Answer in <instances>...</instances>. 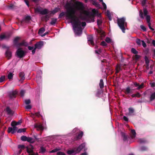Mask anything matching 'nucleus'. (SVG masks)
I'll return each instance as SVG.
<instances>
[{
    "instance_id": "7c9ffc66",
    "label": "nucleus",
    "mask_w": 155,
    "mask_h": 155,
    "mask_svg": "<svg viewBox=\"0 0 155 155\" xmlns=\"http://www.w3.org/2000/svg\"><path fill=\"white\" fill-rule=\"evenodd\" d=\"M25 146L23 145H19L18 146V147L19 149H23L24 148ZM21 150H20L19 151V153H21Z\"/></svg>"
},
{
    "instance_id": "ddd939ff",
    "label": "nucleus",
    "mask_w": 155,
    "mask_h": 155,
    "mask_svg": "<svg viewBox=\"0 0 155 155\" xmlns=\"http://www.w3.org/2000/svg\"><path fill=\"white\" fill-rule=\"evenodd\" d=\"M45 31V29L44 28H41L39 29L38 31V34L41 36H44L46 35V33H45L43 34L42 33Z\"/></svg>"
},
{
    "instance_id": "f704fd0d",
    "label": "nucleus",
    "mask_w": 155,
    "mask_h": 155,
    "mask_svg": "<svg viewBox=\"0 0 155 155\" xmlns=\"http://www.w3.org/2000/svg\"><path fill=\"white\" fill-rule=\"evenodd\" d=\"M93 4L97 7H99L100 6V5L96 1H94Z\"/></svg>"
},
{
    "instance_id": "8fccbe9b",
    "label": "nucleus",
    "mask_w": 155,
    "mask_h": 155,
    "mask_svg": "<svg viewBox=\"0 0 155 155\" xmlns=\"http://www.w3.org/2000/svg\"><path fill=\"white\" fill-rule=\"evenodd\" d=\"M141 28L144 31H145L146 30V28L143 25H141L140 26Z\"/></svg>"
},
{
    "instance_id": "5701e85b",
    "label": "nucleus",
    "mask_w": 155,
    "mask_h": 155,
    "mask_svg": "<svg viewBox=\"0 0 155 155\" xmlns=\"http://www.w3.org/2000/svg\"><path fill=\"white\" fill-rule=\"evenodd\" d=\"M83 135V133L82 132H81V133L78 134V136L75 138V140H77L78 139H80L82 136Z\"/></svg>"
},
{
    "instance_id": "cd10ccee",
    "label": "nucleus",
    "mask_w": 155,
    "mask_h": 155,
    "mask_svg": "<svg viewBox=\"0 0 155 155\" xmlns=\"http://www.w3.org/2000/svg\"><path fill=\"white\" fill-rule=\"evenodd\" d=\"M99 85L101 88H102L104 87V82L102 79H101L99 83Z\"/></svg>"
},
{
    "instance_id": "09e8293b",
    "label": "nucleus",
    "mask_w": 155,
    "mask_h": 155,
    "mask_svg": "<svg viewBox=\"0 0 155 155\" xmlns=\"http://www.w3.org/2000/svg\"><path fill=\"white\" fill-rule=\"evenodd\" d=\"M31 19V18L30 16H27L25 18V21L26 22H27V21H28L29 20H30Z\"/></svg>"
},
{
    "instance_id": "4c0bfd02",
    "label": "nucleus",
    "mask_w": 155,
    "mask_h": 155,
    "mask_svg": "<svg viewBox=\"0 0 155 155\" xmlns=\"http://www.w3.org/2000/svg\"><path fill=\"white\" fill-rule=\"evenodd\" d=\"M57 21V20L56 19H53L52 20L51 22H50V24L51 25H53L55 24Z\"/></svg>"
},
{
    "instance_id": "20e7f679",
    "label": "nucleus",
    "mask_w": 155,
    "mask_h": 155,
    "mask_svg": "<svg viewBox=\"0 0 155 155\" xmlns=\"http://www.w3.org/2000/svg\"><path fill=\"white\" fill-rule=\"evenodd\" d=\"M144 15L146 17V18L147 21V23L148 24V26L150 29L152 31H153L154 29L151 28L150 26L151 23H150V17L149 15H147L148 11L145 8L143 9Z\"/></svg>"
},
{
    "instance_id": "9d476101",
    "label": "nucleus",
    "mask_w": 155,
    "mask_h": 155,
    "mask_svg": "<svg viewBox=\"0 0 155 155\" xmlns=\"http://www.w3.org/2000/svg\"><path fill=\"white\" fill-rule=\"evenodd\" d=\"M97 31L99 34L100 36V39L102 40L105 37V34L104 32L101 30H97Z\"/></svg>"
},
{
    "instance_id": "6e6d98bb",
    "label": "nucleus",
    "mask_w": 155,
    "mask_h": 155,
    "mask_svg": "<svg viewBox=\"0 0 155 155\" xmlns=\"http://www.w3.org/2000/svg\"><path fill=\"white\" fill-rule=\"evenodd\" d=\"M101 45L103 46H106L107 44L104 41H102L101 43Z\"/></svg>"
},
{
    "instance_id": "7ed1b4c3",
    "label": "nucleus",
    "mask_w": 155,
    "mask_h": 155,
    "mask_svg": "<svg viewBox=\"0 0 155 155\" xmlns=\"http://www.w3.org/2000/svg\"><path fill=\"white\" fill-rule=\"evenodd\" d=\"M85 146V143H83L77 149L74 148V149L68 150L67 151V153L68 154H75L79 152L81 150L84 148V150H86L87 149L84 148Z\"/></svg>"
},
{
    "instance_id": "0eeeda50",
    "label": "nucleus",
    "mask_w": 155,
    "mask_h": 155,
    "mask_svg": "<svg viewBox=\"0 0 155 155\" xmlns=\"http://www.w3.org/2000/svg\"><path fill=\"white\" fill-rule=\"evenodd\" d=\"M16 54L20 58H22L25 55V52L21 48L17 50Z\"/></svg>"
},
{
    "instance_id": "a18cd8bd",
    "label": "nucleus",
    "mask_w": 155,
    "mask_h": 155,
    "mask_svg": "<svg viewBox=\"0 0 155 155\" xmlns=\"http://www.w3.org/2000/svg\"><path fill=\"white\" fill-rule=\"evenodd\" d=\"M136 42L138 45H141V41L140 39H137Z\"/></svg>"
},
{
    "instance_id": "13d9d810",
    "label": "nucleus",
    "mask_w": 155,
    "mask_h": 155,
    "mask_svg": "<svg viewBox=\"0 0 155 155\" xmlns=\"http://www.w3.org/2000/svg\"><path fill=\"white\" fill-rule=\"evenodd\" d=\"M25 93V91L24 90L21 91L20 93V94L22 96H23Z\"/></svg>"
},
{
    "instance_id": "9b49d317",
    "label": "nucleus",
    "mask_w": 155,
    "mask_h": 155,
    "mask_svg": "<svg viewBox=\"0 0 155 155\" xmlns=\"http://www.w3.org/2000/svg\"><path fill=\"white\" fill-rule=\"evenodd\" d=\"M43 42L42 41L36 44L35 45V49L37 48L40 49L43 46Z\"/></svg>"
},
{
    "instance_id": "69168bd1",
    "label": "nucleus",
    "mask_w": 155,
    "mask_h": 155,
    "mask_svg": "<svg viewBox=\"0 0 155 155\" xmlns=\"http://www.w3.org/2000/svg\"><path fill=\"white\" fill-rule=\"evenodd\" d=\"M28 48L29 50H32L33 49L34 47L33 46L31 47V46H29L28 47Z\"/></svg>"
},
{
    "instance_id": "393cba45",
    "label": "nucleus",
    "mask_w": 155,
    "mask_h": 155,
    "mask_svg": "<svg viewBox=\"0 0 155 155\" xmlns=\"http://www.w3.org/2000/svg\"><path fill=\"white\" fill-rule=\"evenodd\" d=\"M155 98V92L152 93L150 95V101H152Z\"/></svg>"
},
{
    "instance_id": "423d86ee",
    "label": "nucleus",
    "mask_w": 155,
    "mask_h": 155,
    "mask_svg": "<svg viewBox=\"0 0 155 155\" xmlns=\"http://www.w3.org/2000/svg\"><path fill=\"white\" fill-rule=\"evenodd\" d=\"M35 12H38L42 15H45L48 12V10L46 9H42L41 8L38 7L35 9Z\"/></svg>"
},
{
    "instance_id": "774afa93",
    "label": "nucleus",
    "mask_w": 155,
    "mask_h": 155,
    "mask_svg": "<svg viewBox=\"0 0 155 155\" xmlns=\"http://www.w3.org/2000/svg\"><path fill=\"white\" fill-rule=\"evenodd\" d=\"M36 49H35V48H34V49L32 51V54H35V50Z\"/></svg>"
},
{
    "instance_id": "2f4dec72",
    "label": "nucleus",
    "mask_w": 155,
    "mask_h": 155,
    "mask_svg": "<svg viewBox=\"0 0 155 155\" xmlns=\"http://www.w3.org/2000/svg\"><path fill=\"white\" fill-rule=\"evenodd\" d=\"M13 77V74L12 73H9L8 75V78L10 80L11 79H12Z\"/></svg>"
},
{
    "instance_id": "f8f14e48",
    "label": "nucleus",
    "mask_w": 155,
    "mask_h": 155,
    "mask_svg": "<svg viewBox=\"0 0 155 155\" xmlns=\"http://www.w3.org/2000/svg\"><path fill=\"white\" fill-rule=\"evenodd\" d=\"M5 111L9 115H12L13 114V111L8 107H7L5 110Z\"/></svg>"
},
{
    "instance_id": "dca6fc26",
    "label": "nucleus",
    "mask_w": 155,
    "mask_h": 155,
    "mask_svg": "<svg viewBox=\"0 0 155 155\" xmlns=\"http://www.w3.org/2000/svg\"><path fill=\"white\" fill-rule=\"evenodd\" d=\"M5 55L8 59H10L12 56L11 52L8 50H7L5 52Z\"/></svg>"
},
{
    "instance_id": "c85d7f7f",
    "label": "nucleus",
    "mask_w": 155,
    "mask_h": 155,
    "mask_svg": "<svg viewBox=\"0 0 155 155\" xmlns=\"http://www.w3.org/2000/svg\"><path fill=\"white\" fill-rule=\"evenodd\" d=\"M106 15L108 16L109 20H111L112 19V18L111 16V13L108 11H107L106 12Z\"/></svg>"
},
{
    "instance_id": "680f3d73",
    "label": "nucleus",
    "mask_w": 155,
    "mask_h": 155,
    "mask_svg": "<svg viewBox=\"0 0 155 155\" xmlns=\"http://www.w3.org/2000/svg\"><path fill=\"white\" fill-rule=\"evenodd\" d=\"M95 52L96 53H97V54H99L100 53H101V51L100 49H99L98 50V51L97 50H95Z\"/></svg>"
},
{
    "instance_id": "6e6552de",
    "label": "nucleus",
    "mask_w": 155,
    "mask_h": 155,
    "mask_svg": "<svg viewBox=\"0 0 155 155\" xmlns=\"http://www.w3.org/2000/svg\"><path fill=\"white\" fill-rule=\"evenodd\" d=\"M12 126V127H9L8 128V131L9 133L11 132L12 134H13L17 131L18 128L16 126Z\"/></svg>"
},
{
    "instance_id": "a19ab883",
    "label": "nucleus",
    "mask_w": 155,
    "mask_h": 155,
    "mask_svg": "<svg viewBox=\"0 0 155 155\" xmlns=\"http://www.w3.org/2000/svg\"><path fill=\"white\" fill-rule=\"evenodd\" d=\"M105 41L106 42H107L108 43H110L111 42V39L110 38L108 37L107 38H106Z\"/></svg>"
},
{
    "instance_id": "de8ad7c7",
    "label": "nucleus",
    "mask_w": 155,
    "mask_h": 155,
    "mask_svg": "<svg viewBox=\"0 0 155 155\" xmlns=\"http://www.w3.org/2000/svg\"><path fill=\"white\" fill-rule=\"evenodd\" d=\"M141 44L143 47L144 48L146 47L147 46L146 43L143 41H141Z\"/></svg>"
},
{
    "instance_id": "58836bf2",
    "label": "nucleus",
    "mask_w": 155,
    "mask_h": 155,
    "mask_svg": "<svg viewBox=\"0 0 155 155\" xmlns=\"http://www.w3.org/2000/svg\"><path fill=\"white\" fill-rule=\"evenodd\" d=\"M139 16L140 17L142 18H143V13L142 11V10H140L139 11Z\"/></svg>"
},
{
    "instance_id": "49530a36",
    "label": "nucleus",
    "mask_w": 155,
    "mask_h": 155,
    "mask_svg": "<svg viewBox=\"0 0 155 155\" xmlns=\"http://www.w3.org/2000/svg\"><path fill=\"white\" fill-rule=\"evenodd\" d=\"M25 103L26 104H28L30 103V100L29 99L26 100L25 101Z\"/></svg>"
},
{
    "instance_id": "603ef678",
    "label": "nucleus",
    "mask_w": 155,
    "mask_h": 155,
    "mask_svg": "<svg viewBox=\"0 0 155 155\" xmlns=\"http://www.w3.org/2000/svg\"><path fill=\"white\" fill-rule=\"evenodd\" d=\"M57 155H65L64 153L61 152H58L57 153Z\"/></svg>"
},
{
    "instance_id": "a878e982",
    "label": "nucleus",
    "mask_w": 155,
    "mask_h": 155,
    "mask_svg": "<svg viewBox=\"0 0 155 155\" xmlns=\"http://www.w3.org/2000/svg\"><path fill=\"white\" fill-rule=\"evenodd\" d=\"M129 113L128 114L129 115H130L134 113V110L132 108H130L129 109Z\"/></svg>"
},
{
    "instance_id": "1a4fd4ad",
    "label": "nucleus",
    "mask_w": 155,
    "mask_h": 155,
    "mask_svg": "<svg viewBox=\"0 0 155 155\" xmlns=\"http://www.w3.org/2000/svg\"><path fill=\"white\" fill-rule=\"evenodd\" d=\"M35 127L37 128L38 130H42L45 128V126H43L41 124H36L35 125Z\"/></svg>"
},
{
    "instance_id": "c756f323",
    "label": "nucleus",
    "mask_w": 155,
    "mask_h": 155,
    "mask_svg": "<svg viewBox=\"0 0 155 155\" xmlns=\"http://www.w3.org/2000/svg\"><path fill=\"white\" fill-rule=\"evenodd\" d=\"M100 2H102V5L104 9V10H106L107 8L106 5L103 2V0H98Z\"/></svg>"
},
{
    "instance_id": "473e14b6",
    "label": "nucleus",
    "mask_w": 155,
    "mask_h": 155,
    "mask_svg": "<svg viewBox=\"0 0 155 155\" xmlns=\"http://www.w3.org/2000/svg\"><path fill=\"white\" fill-rule=\"evenodd\" d=\"M26 130V129L21 128L18 129L17 130V132L18 133H21L22 132H25Z\"/></svg>"
},
{
    "instance_id": "6ab92c4d",
    "label": "nucleus",
    "mask_w": 155,
    "mask_h": 155,
    "mask_svg": "<svg viewBox=\"0 0 155 155\" xmlns=\"http://www.w3.org/2000/svg\"><path fill=\"white\" fill-rule=\"evenodd\" d=\"M35 141V139L31 137H28L27 141L31 143H33Z\"/></svg>"
},
{
    "instance_id": "e2e57ef3",
    "label": "nucleus",
    "mask_w": 155,
    "mask_h": 155,
    "mask_svg": "<svg viewBox=\"0 0 155 155\" xmlns=\"http://www.w3.org/2000/svg\"><path fill=\"white\" fill-rule=\"evenodd\" d=\"M136 97H139L140 96V95L139 93H138L135 94Z\"/></svg>"
},
{
    "instance_id": "79ce46f5",
    "label": "nucleus",
    "mask_w": 155,
    "mask_h": 155,
    "mask_svg": "<svg viewBox=\"0 0 155 155\" xmlns=\"http://www.w3.org/2000/svg\"><path fill=\"white\" fill-rule=\"evenodd\" d=\"M5 79V77L4 76H2L0 78V82H2Z\"/></svg>"
},
{
    "instance_id": "bb28decb",
    "label": "nucleus",
    "mask_w": 155,
    "mask_h": 155,
    "mask_svg": "<svg viewBox=\"0 0 155 155\" xmlns=\"http://www.w3.org/2000/svg\"><path fill=\"white\" fill-rule=\"evenodd\" d=\"M27 138L28 137L25 136H22L21 137V140L23 141H27Z\"/></svg>"
},
{
    "instance_id": "39448f33",
    "label": "nucleus",
    "mask_w": 155,
    "mask_h": 155,
    "mask_svg": "<svg viewBox=\"0 0 155 155\" xmlns=\"http://www.w3.org/2000/svg\"><path fill=\"white\" fill-rule=\"evenodd\" d=\"M34 147L31 145L28 146L27 147V151L29 155H38L37 153H35L33 152Z\"/></svg>"
},
{
    "instance_id": "3c124183",
    "label": "nucleus",
    "mask_w": 155,
    "mask_h": 155,
    "mask_svg": "<svg viewBox=\"0 0 155 155\" xmlns=\"http://www.w3.org/2000/svg\"><path fill=\"white\" fill-rule=\"evenodd\" d=\"M19 38H20L18 37H17L15 38L14 39V42L15 43H16L19 40Z\"/></svg>"
},
{
    "instance_id": "4be33fe9",
    "label": "nucleus",
    "mask_w": 155,
    "mask_h": 155,
    "mask_svg": "<svg viewBox=\"0 0 155 155\" xmlns=\"http://www.w3.org/2000/svg\"><path fill=\"white\" fill-rule=\"evenodd\" d=\"M19 77L21 80H24L25 78L24 73L23 72H21L19 74Z\"/></svg>"
},
{
    "instance_id": "4d7b16f0",
    "label": "nucleus",
    "mask_w": 155,
    "mask_h": 155,
    "mask_svg": "<svg viewBox=\"0 0 155 155\" xmlns=\"http://www.w3.org/2000/svg\"><path fill=\"white\" fill-rule=\"evenodd\" d=\"M58 151V150L57 149H54L52 150L51 151H50V153H53L54 152H56Z\"/></svg>"
},
{
    "instance_id": "338daca9",
    "label": "nucleus",
    "mask_w": 155,
    "mask_h": 155,
    "mask_svg": "<svg viewBox=\"0 0 155 155\" xmlns=\"http://www.w3.org/2000/svg\"><path fill=\"white\" fill-rule=\"evenodd\" d=\"M25 3L28 6H29V4H28V1H27V0H25Z\"/></svg>"
},
{
    "instance_id": "37998d69",
    "label": "nucleus",
    "mask_w": 155,
    "mask_h": 155,
    "mask_svg": "<svg viewBox=\"0 0 155 155\" xmlns=\"http://www.w3.org/2000/svg\"><path fill=\"white\" fill-rule=\"evenodd\" d=\"M134 58L136 60H137L140 57V56L139 55L136 54L134 56Z\"/></svg>"
},
{
    "instance_id": "c03bdc74",
    "label": "nucleus",
    "mask_w": 155,
    "mask_h": 155,
    "mask_svg": "<svg viewBox=\"0 0 155 155\" xmlns=\"http://www.w3.org/2000/svg\"><path fill=\"white\" fill-rule=\"evenodd\" d=\"M59 10V9L57 8H55V9L53 10L52 12L53 14H54L55 13L57 12H58Z\"/></svg>"
},
{
    "instance_id": "aec40b11",
    "label": "nucleus",
    "mask_w": 155,
    "mask_h": 155,
    "mask_svg": "<svg viewBox=\"0 0 155 155\" xmlns=\"http://www.w3.org/2000/svg\"><path fill=\"white\" fill-rule=\"evenodd\" d=\"M131 137L132 138H133L135 137L136 132L134 130H131Z\"/></svg>"
},
{
    "instance_id": "0e129e2a",
    "label": "nucleus",
    "mask_w": 155,
    "mask_h": 155,
    "mask_svg": "<svg viewBox=\"0 0 155 155\" xmlns=\"http://www.w3.org/2000/svg\"><path fill=\"white\" fill-rule=\"evenodd\" d=\"M123 119L125 121H128V119L127 118L126 116L124 117Z\"/></svg>"
},
{
    "instance_id": "2eb2a0df",
    "label": "nucleus",
    "mask_w": 155,
    "mask_h": 155,
    "mask_svg": "<svg viewBox=\"0 0 155 155\" xmlns=\"http://www.w3.org/2000/svg\"><path fill=\"white\" fill-rule=\"evenodd\" d=\"M98 18L97 19V25L99 27L100 25H101L102 24V21L101 18V15L100 14H99L98 15Z\"/></svg>"
},
{
    "instance_id": "052dcab7",
    "label": "nucleus",
    "mask_w": 155,
    "mask_h": 155,
    "mask_svg": "<svg viewBox=\"0 0 155 155\" xmlns=\"http://www.w3.org/2000/svg\"><path fill=\"white\" fill-rule=\"evenodd\" d=\"M151 86L152 87H154L155 86V83L154 82H151L150 83Z\"/></svg>"
},
{
    "instance_id": "864d4df0",
    "label": "nucleus",
    "mask_w": 155,
    "mask_h": 155,
    "mask_svg": "<svg viewBox=\"0 0 155 155\" xmlns=\"http://www.w3.org/2000/svg\"><path fill=\"white\" fill-rule=\"evenodd\" d=\"M25 108L26 109H30L31 108V106L30 105H27L25 107Z\"/></svg>"
},
{
    "instance_id": "5fc2aeb1",
    "label": "nucleus",
    "mask_w": 155,
    "mask_h": 155,
    "mask_svg": "<svg viewBox=\"0 0 155 155\" xmlns=\"http://www.w3.org/2000/svg\"><path fill=\"white\" fill-rule=\"evenodd\" d=\"M143 87V84L142 83L140 85H139V86L138 87V89H140L141 88H142Z\"/></svg>"
},
{
    "instance_id": "4468645a",
    "label": "nucleus",
    "mask_w": 155,
    "mask_h": 155,
    "mask_svg": "<svg viewBox=\"0 0 155 155\" xmlns=\"http://www.w3.org/2000/svg\"><path fill=\"white\" fill-rule=\"evenodd\" d=\"M88 41L89 44L92 45H94V42L93 41V38L92 36H89L88 37Z\"/></svg>"
},
{
    "instance_id": "bf43d9fd",
    "label": "nucleus",
    "mask_w": 155,
    "mask_h": 155,
    "mask_svg": "<svg viewBox=\"0 0 155 155\" xmlns=\"http://www.w3.org/2000/svg\"><path fill=\"white\" fill-rule=\"evenodd\" d=\"M147 0H143L142 2V5L143 6L144 5L146 2Z\"/></svg>"
},
{
    "instance_id": "f03ea898",
    "label": "nucleus",
    "mask_w": 155,
    "mask_h": 155,
    "mask_svg": "<svg viewBox=\"0 0 155 155\" xmlns=\"http://www.w3.org/2000/svg\"><path fill=\"white\" fill-rule=\"evenodd\" d=\"M117 23L118 26L121 29L123 33H125V27L127 26V23L125 22V18H118Z\"/></svg>"
},
{
    "instance_id": "ea45409f",
    "label": "nucleus",
    "mask_w": 155,
    "mask_h": 155,
    "mask_svg": "<svg viewBox=\"0 0 155 155\" xmlns=\"http://www.w3.org/2000/svg\"><path fill=\"white\" fill-rule=\"evenodd\" d=\"M131 51L133 53L136 54L137 53V51L134 48H132L131 49Z\"/></svg>"
},
{
    "instance_id": "c9c22d12",
    "label": "nucleus",
    "mask_w": 155,
    "mask_h": 155,
    "mask_svg": "<svg viewBox=\"0 0 155 155\" xmlns=\"http://www.w3.org/2000/svg\"><path fill=\"white\" fill-rule=\"evenodd\" d=\"M79 130L77 128H75L73 129V130L72 131V134H74L75 133H76V134L78 133L79 132Z\"/></svg>"
},
{
    "instance_id": "e433bc0d",
    "label": "nucleus",
    "mask_w": 155,
    "mask_h": 155,
    "mask_svg": "<svg viewBox=\"0 0 155 155\" xmlns=\"http://www.w3.org/2000/svg\"><path fill=\"white\" fill-rule=\"evenodd\" d=\"M45 149L43 147H41L40 152L41 153H44L45 152Z\"/></svg>"
},
{
    "instance_id": "412c9836",
    "label": "nucleus",
    "mask_w": 155,
    "mask_h": 155,
    "mask_svg": "<svg viewBox=\"0 0 155 155\" xmlns=\"http://www.w3.org/2000/svg\"><path fill=\"white\" fill-rule=\"evenodd\" d=\"M8 38V37L5 35L2 34L0 35V40H2L4 39H7Z\"/></svg>"
},
{
    "instance_id": "f257e3e1",
    "label": "nucleus",
    "mask_w": 155,
    "mask_h": 155,
    "mask_svg": "<svg viewBox=\"0 0 155 155\" xmlns=\"http://www.w3.org/2000/svg\"><path fill=\"white\" fill-rule=\"evenodd\" d=\"M65 7L67 10L66 18L69 20L72 23L73 29L76 36H80L82 33V29L81 25L83 27L86 25L85 22L81 23L79 20L77 15V12H79V16L83 20H87L92 17V21H94L93 17L91 16L90 13L84 10L83 5L81 2L75 1L74 3L71 2H68L66 4Z\"/></svg>"
},
{
    "instance_id": "a211bd4d",
    "label": "nucleus",
    "mask_w": 155,
    "mask_h": 155,
    "mask_svg": "<svg viewBox=\"0 0 155 155\" xmlns=\"http://www.w3.org/2000/svg\"><path fill=\"white\" fill-rule=\"evenodd\" d=\"M18 92L16 91H12L10 92V96L11 97H15V95Z\"/></svg>"
},
{
    "instance_id": "72a5a7b5",
    "label": "nucleus",
    "mask_w": 155,
    "mask_h": 155,
    "mask_svg": "<svg viewBox=\"0 0 155 155\" xmlns=\"http://www.w3.org/2000/svg\"><path fill=\"white\" fill-rule=\"evenodd\" d=\"M131 90L129 87H127L126 89V92L127 94H129L131 92Z\"/></svg>"
},
{
    "instance_id": "b1692460",
    "label": "nucleus",
    "mask_w": 155,
    "mask_h": 155,
    "mask_svg": "<svg viewBox=\"0 0 155 155\" xmlns=\"http://www.w3.org/2000/svg\"><path fill=\"white\" fill-rule=\"evenodd\" d=\"M116 73H118L121 70L120 66L119 65H117L116 67Z\"/></svg>"
},
{
    "instance_id": "f3484780",
    "label": "nucleus",
    "mask_w": 155,
    "mask_h": 155,
    "mask_svg": "<svg viewBox=\"0 0 155 155\" xmlns=\"http://www.w3.org/2000/svg\"><path fill=\"white\" fill-rule=\"evenodd\" d=\"M21 123V120H19L18 122H16L15 121H13L11 123V126H17L20 124Z\"/></svg>"
}]
</instances>
